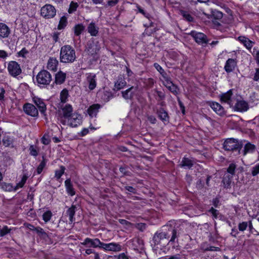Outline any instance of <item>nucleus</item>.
<instances>
[{
  "label": "nucleus",
  "mask_w": 259,
  "mask_h": 259,
  "mask_svg": "<svg viewBox=\"0 0 259 259\" xmlns=\"http://www.w3.org/2000/svg\"><path fill=\"white\" fill-rule=\"evenodd\" d=\"M11 229H9L7 226H5L2 229L1 228L0 237H4L10 233Z\"/></svg>",
  "instance_id": "50"
},
{
  "label": "nucleus",
  "mask_w": 259,
  "mask_h": 259,
  "mask_svg": "<svg viewBox=\"0 0 259 259\" xmlns=\"http://www.w3.org/2000/svg\"><path fill=\"white\" fill-rule=\"evenodd\" d=\"M251 173L253 177L259 174V163L251 168Z\"/></svg>",
  "instance_id": "53"
},
{
  "label": "nucleus",
  "mask_w": 259,
  "mask_h": 259,
  "mask_svg": "<svg viewBox=\"0 0 259 259\" xmlns=\"http://www.w3.org/2000/svg\"><path fill=\"white\" fill-rule=\"evenodd\" d=\"M208 104L212 109L220 116H223L226 114L224 108L219 103L215 102H210Z\"/></svg>",
  "instance_id": "15"
},
{
  "label": "nucleus",
  "mask_w": 259,
  "mask_h": 259,
  "mask_svg": "<svg viewBox=\"0 0 259 259\" xmlns=\"http://www.w3.org/2000/svg\"><path fill=\"white\" fill-rule=\"evenodd\" d=\"M27 179V176L24 175L20 182L17 184L16 186L14 187V191H16L18 188H22Z\"/></svg>",
  "instance_id": "43"
},
{
  "label": "nucleus",
  "mask_w": 259,
  "mask_h": 259,
  "mask_svg": "<svg viewBox=\"0 0 259 259\" xmlns=\"http://www.w3.org/2000/svg\"><path fill=\"white\" fill-rule=\"evenodd\" d=\"M255 146L254 145L251 144L250 143H247L246 144L244 147L243 155H245L247 153H252L255 150Z\"/></svg>",
  "instance_id": "36"
},
{
  "label": "nucleus",
  "mask_w": 259,
  "mask_h": 259,
  "mask_svg": "<svg viewBox=\"0 0 259 259\" xmlns=\"http://www.w3.org/2000/svg\"><path fill=\"white\" fill-rule=\"evenodd\" d=\"M66 77V74L60 71L55 74V83L57 84H61L64 82Z\"/></svg>",
  "instance_id": "25"
},
{
  "label": "nucleus",
  "mask_w": 259,
  "mask_h": 259,
  "mask_svg": "<svg viewBox=\"0 0 259 259\" xmlns=\"http://www.w3.org/2000/svg\"><path fill=\"white\" fill-rule=\"evenodd\" d=\"M33 101L34 103L37 106L40 113L45 114L47 108L46 105L43 100L39 98L35 97L33 98Z\"/></svg>",
  "instance_id": "20"
},
{
  "label": "nucleus",
  "mask_w": 259,
  "mask_h": 259,
  "mask_svg": "<svg viewBox=\"0 0 259 259\" xmlns=\"http://www.w3.org/2000/svg\"><path fill=\"white\" fill-rule=\"evenodd\" d=\"M78 4L77 3L74 2L73 1H72L69 5V8L68 10V12L69 14H72L75 11H76L77 8L78 7Z\"/></svg>",
  "instance_id": "44"
},
{
  "label": "nucleus",
  "mask_w": 259,
  "mask_h": 259,
  "mask_svg": "<svg viewBox=\"0 0 259 259\" xmlns=\"http://www.w3.org/2000/svg\"><path fill=\"white\" fill-rule=\"evenodd\" d=\"M243 144L238 139L228 138L225 140L223 144V149L227 151H238L242 149Z\"/></svg>",
  "instance_id": "2"
},
{
  "label": "nucleus",
  "mask_w": 259,
  "mask_h": 259,
  "mask_svg": "<svg viewBox=\"0 0 259 259\" xmlns=\"http://www.w3.org/2000/svg\"><path fill=\"white\" fill-rule=\"evenodd\" d=\"M85 27L82 24H78L75 25L73 28L74 33L76 36H79L84 31Z\"/></svg>",
  "instance_id": "38"
},
{
  "label": "nucleus",
  "mask_w": 259,
  "mask_h": 259,
  "mask_svg": "<svg viewBox=\"0 0 259 259\" xmlns=\"http://www.w3.org/2000/svg\"><path fill=\"white\" fill-rule=\"evenodd\" d=\"M88 31L91 36H96L99 33V27L93 22L90 23L88 26Z\"/></svg>",
  "instance_id": "27"
},
{
  "label": "nucleus",
  "mask_w": 259,
  "mask_h": 259,
  "mask_svg": "<svg viewBox=\"0 0 259 259\" xmlns=\"http://www.w3.org/2000/svg\"><path fill=\"white\" fill-rule=\"evenodd\" d=\"M158 117L165 124L169 122L170 117L167 112L162 107L157 109L156 111Z\"/></svg>",
  "instance_id": "14"
},
{
  "label": "nucleus",
  "mask_w": 259,
  "mask_h": 259,
  "mask_svg": "<svg viewBox=\"0 0 259 259\" xmlns=\"http://www.w3.org/2000/svg\"><path fill=\"white\" fill-rule=\"evenodd\" d=\"M8 70L10 74L13 77H16L22 72L20 65L14 61H10L9 63Z\"/></svg>",
  "instance_id": "7"
},
{
  "label": "nucleus",
  "mask_w": 259,
  "mask_h": 259,
  "mask_svg": "<svg viewBox=\"0 0 259 259\" xmlns=\"http://www.w3.org/2000/svg\"><path fill=\"white\" fill-rule=\"evenodd\" d=\"M126 85V82L123 75H119L117 81L115 82L114 87L117 90L123 89Z\"/></svg>",
  "instance_id": "23"
},
{
  "label": "nucleus",
  "mask_w": 259,
  "mask_h": 259,
  "mask_svg": "<svg viewBox=\"0 0 259 259\" xmlns=\"http://www.w3.org/2000/svg\"><path fill=\"white\" fill-rule=\"evenodd\" d=\"M233 107L235 111L239 112L246 111L249 108L248 103L244 100H237Z\"/></svg>",
  "instance_id": "17"
},
{
  "label": "nucleus",
  "mask_w": 259,
  "mask_h": 259,
  "mask_svg": "<svg viewBox=\"0 0 259 259\" xmlns=\"http://www.w3.org/2000/svg\"><path fill=\"white\" fill-rule=\"evenodd\" d=\"M65 170V167L64 166H60V169L56 170L55 171V177L57 180H59L62 176L64 174Z\"/></svg>",
  "instance_id": "46"
},
{
  "label": "nucleus",
  "mask_w": 259,
  "mask_h": 259,
  "mask_svg": "<svg viewBox=\"0 0 259 259\" xmlns=\"http://www.w3.org/2000/svg\"><path fill=\"white\" fill-rule=\"evenodd\" d=\"M63 117L66 118H69L72 115L73 109L70 104L66 105L62 109Z\"/></svg>",
  "instance_id": "30"
},
{
  "label": "nucleus",
  "mask_w": 259,
  "mask_h": 259,
  "mask_svg": "<svg viewBox=\"0 0 259 259\" xmlns=\"http://www.w3.org/2000/svg\"><path fill=\"white\" fill-rule=\"evenodd\" d=\"M248 228L250 234L254 233L256 235H259V232L253 228L251 221H249Z\"/></svg>",
  "instance_id": "56"
},
{
  "label": "nucleus",
  "mask_w": 259,
  "mask_h": 259,
  "mask_svg": "<svg viewBox=\"0 0 259 259\" xmlns=\"http://www.w3.org/2000/svg\"><path fill=\"white\" fill-rule=\"evenodd\" d=\"M76 208V205H72V206L70 207H69L66 211V214L69 217V222L70 223H72L75 220L74 216L75 213Z\"/></svg>",
  "instance_id": "33"
},
{
  "label": "nucleus",
  "mask_w": 259,
  "mask_h": 259,
  "mask_svg": "<svg viewBox=\"0 0 259 259\" xmlns=\"http://www.w3.org/2000/svg\"><path fill=\"white\" fill-rule=\"evenodd\" d=\"M249 225V222H242L238 224V229L241 232H243L246 230Z\"/></svg>",
  "instance_id": "47"
},
{
  "label": "nucleus",
  "mask_w": 259,
  "mask_h": 259,
  "mask_svg": "<svg viewBox=\"0 0 259 259\" xmlns=\"http://www.w3.org/2000/svg\"><path fill=\"white\" fill-rule=\"evenodd\" d=\"M252 54L255 57L257 63L259 64V51H256L255 49H253Z\"/></svg>",
  "instance_id": "60"
},
{
  "label": "nucleus",
  "mask_w": 259,
  "mask_h": 259,
  "mask_svg": "<svg viewBox=\"0 0 259 259\" xmlns=\"http://www.w3.org/2000/svg\"><path fill=\"white\" fill-rule=\"evenodd\" d=\"M52 216V212L50 210H48L42 214L43 220L45 222H48L51 220Z\"/></svg>",
  "instance_id": "49"
},
{
  "label": "nucleus",
  "mask_w": 259,
  "mask_h": 259,
  "mask_svg": "<svg viewBox=\"0 0 259 259\" xmlns=\"http://www.w3.org/2000/svg\"><path fill=\"white\" fill-rule=\"evenodd\" d=\"M180 14L186 21L189 22H193L194 21V17L189 12L181 10L180 11Z\"/></svg>",
  "instance_id": "31"
},
{
  "label": "nucleus",
  "mask_w": 259,
  "mask_h": 259,
  "mask_svg": "<svg viewBox=\"0 0 259 259\" xmlns=\"http://www.w3.org/2000/svg\"><path fill=\"white\" fill-rule=\"evenodd\" d=\"M190 34L193 37L195 41L199 45H206L208 42L206 35L203 33L192 31Z\"/></svg>",
  "instance_id": "8"
},
{
  "label": "nucleus",
  "mask_w": 259,
  "mask_h": 259,
  "mask_svg": "<svg viewBox=\"0 0 259 259\" xmlns=\"http://www.w3.org/2000/svg\"><path fill=\"white\" fill-rule=\"evenodd\" d=\"M76 59L75 50L70 45H64L61 48L60 61L64 63H73Z\"/></svg>",
  "instance_id": "1"
},
{
  "label": "nucleus",
  "mask_w": 259,
  "mask_h": 259,
  "mask_svg": "<svg viewBox=\"0 0 259 259\" xmlns=\"http://www.w3.org/2000/svg\"><path fill=\"white\" fill-rule=\"evenodd\" d=\"M70 120V125L72 127H76L80 124V119L78 118L77 114H72L69 117Z\"/></svg>",
  "instance_id": "35"
},
{
  "label": "nucleus",
  "mask_w": 259,
  "mask_h": 259,
  "mask_svg": "<svg viewBox=\"0 0 259 259\" xmlns=\"http://www.w3.org/2000/svg\"><path fill=\"white\" fill-rule=\"evenodd\" d=\"M56 14V9L54 6L50 4H47L43 6L40 10V15L46 19L53 18Z\"/></svg>",
  "instance_id": "6"
},
{
  "label": "nucleus",
  "mask_w": 259,
  "mask_h": 259,
  "mask_svg": "<svg viewBox=\"0 0 259 259\" xmlns=\"http://www.w3.org/2000/svg\"><path fill=\"white\" fill-rule=\"evenodd\" d=\"M67 23V19L65 16H63L60 18L59 23L58 26V29L59 30L64 29Z\"/></svg>",
  "instance_id": "45"
},
{
  "label": "nucleus",
  "mask_w": 259,
  "mask_h": 259,
  "mask_svg": "<svg viewBox=\"0 0 259 259\" xmlns=\"http://www.w3.org/2000/svg\"><path fill=\"white\" fill-rule=\"evenodd\" d=\"M3 144L5 147H14V139L9 135H5L3 138Z\"/></svg>",
  "instance_id": "29"
},
{
  "label": "nucleus",
  "mask_w": 259,
  "mask_h": 259,
  "mask_svg": "<svg viewBox=\"0 0 259 259\" xmlns=\"http://www.w3.org/2000/svg\"><path fill=\"white\" fill-rule=\"evenodd\" d=\"M37 85L40 88H45L53 81L51 73L46 70L40 71L36 76Z\"/></svg>",
  "instance_id": "3"
},
{
  "label": "nucleus",
  "mask_w": 259,
  "mask_h": 259,
  "mask_svg": "<svg viewBox=\"0 0 259 259\" xmlns=\"http://www.w3.org/2000/svg\"><path fill=\"white\" fill-rule=\"evenodd\" d=\"M232 178V176L228 174H225L224 175L222 182L224 183L226 187L228 188L230 186L231 183Z\"/></svg>",
  "instance_id": "42"
},
{
  "label": "nucleus",
  "mask_w": 259,
  "mask_h": 259,
  "mask_svg": "<svg viewBox=\"0 0 259 259\" xmlns=\"http://www.w3.org/2000/svg\"><path fill=\"white\" fill-rule=\"evenodd\" d=\"M100 248H103L108 251H119L121 250V246L114 242L107 244L102 242Z\"/></svg>",
  "instance_id": "13"
},
{
  "label": "nucleus",
  "mask_w": 259,
  "mask_h": 259,
  "mask_svg": "<svg viewBox=\"0 0 259 259\" xmlns=\"http://www.w3.org/2000/svg\"><path fill=\"white\" fill-rule=\"evenodd\" d=\"M101 243L102 242L98 238H86L83 242H81V244L89 247L100 248Z\"/></svg>",
  "instance_id": "11"
},
{
  "label": "nucleus",
  "mask_w": 259,
  "mask_h": 259,
  "mask_svg": "<svg viewBox=\"0 0 259 259\" xmlns=\"http://www.w3.org/2000/svg\"><path fill=\"white\" fill-rule=\"evenodd\" d=\"M23 110L26 114L32 117L38 116L37 109L33 104L30 103L25 104L23 106Z\"/></svg>",
  "instance_id": "12"
},
{
  "label": "nucleus",
  "mask_w": 259,
  "mask_h": 259,
  "mask_svg": "<svg viewBox=\"0 0 259 259\" xmlns=\"http://www.w3.org/2000/svg\"><path fill=\"white\" fill-rule=\"evenodd\" d=\"M168 233L162 231H157L153 237V242L154 245H161L164 246L165 240L169 237Z\"/></svg>",
  "instance_id": "5"
},
{
  "label": "nucleus",
  "mask_w": 259,
  "mask_h": 259,
  "mask_svg": "<svg viewBox=\"0 0 259 259\" xmlns=\"http://www.w3.org/2000/svg\"><path fill=\"white\" fill-rule=\"evenodd\" d=\"M204 250L205 251H217L220 250V248L219 247H218L210 246H209L208 247H207V248H205Z\"/></svg>",
  "instance_id": "64"
},
{
  "label": "nucleus",
  "mask_w": 259,
  "mask_h": 259,
  "mask_svg": "<svg viewBox=\"0 0 259 259\" xmlns=\"http://www.w3.org/2000/svg\"><path fill=\"white\" fill-rule=\"evenodd\" d=\"M208 212L212 214L213 218L215 219H217V218H219V215H221V214L220 213L219 210L214 208L212 207L210 208V209L208 210Z\"/></svg>",
  "instance_id": "52"
},
{
  "label": "nucleus",
  "mask_w": 259,
  "mask_h": 259,
  "mask_svg": "<svg viewBox=\"0 0 259 259\" xmlns=\"http://www.w3.org/2000/svg\"><path fill=\"white\" fill-rule=\"evenodd\" d=\"M41 142L44 145H47L50 143V140L45 135L41 138Z\"/></svg>",
  "instance_id": "62"
},
{
  "label": "nucleus",
  "mask_w": 259,
  "mask_h": 259,
  "mask_svg": "<svg viewBox=\"0 0 259 259\" xmlns=\"http://www.w3.org/2000/svg\"><path fill=\"white\" fill-rule=\"evenodd\" d=\"M155 92L156 93V95L158 98V99L156 98L157 100H158V101H160L164 99L165 97L164 93H163L162 91H158L156 90L155 91Z\"/></svg>",
  "instance_id": "57"
},
{
  "label": "nucleus",
  "mask_w": 259,
  "mask_h": 259,
  "mask_svg": "<svg viewBox=\"0 0 259 259\" xmlns=\"http://www.w3.org/2000/svg\"><path fill=\"white\" fill-rule=\"evenodd\" d=\"M28 53V51L25 48H23L20 52L18 53V56L25 58V55Z\"/></svg>",
  "instance_id": "58"
},
{
  "label": "nucleus",
  "mask_w": 259,
  "mask_h": 259,
  "mask_svg": "<svg viewBox=\"0 0 259 259\" xmlns=\"http://www.w3.org/2000/svg\"><path fill=\"white\" fill-rule=\"evenodd\" d=\"M212 15L214 19L218 20L221 19L223 17V13L217 10L212 11Z\"/></svg>",
  "instance_id": "51"
},
{
  "label": "nucleus",
  "mask_w": 259,
  "mask_h": 259,
  "mask_svg": "<svg viewBox=\"0 0 259 259\" xmlns=\"http://www.w3.org/2000/svg\"><path fill=\"white\" fill-rule=\"evenodd\" d=\"M58 64V61L56 58H50L48 62L47 68L51 70L55 71L57 69Z\"/></svg>",
  "instance_id": "32"
},
{
  "label": "nucleus",
  "mask_w": 259,
  "mask_h": 259,
  "mask_svg": "<svg viewBox=\"0 0 259 259\" xmlns=\"http://www.w3.org/2000/svg\"><path fill=\"white\" fill-rule=\"evenodd\" d=\"M0 186L3 190L6 191L10 192L14 190V189L12 184L5 182L1 183Z\"/></svg>",
  "instance_id": "39"
},
{
  "label": "nucleus",
  "mask_w": 259,
  "mask_h": 259,
  "mask_svg": "<svg viewBox=\"0 0 259 259\" xmlns=\"http://www.w3.org/2000/svg\"><path fill=\"white\" fill-rule=\"evenodd\" d=\"M138 90V87L132 86L127 90L122 91V97L125 100H132L136 95Z\"/></svg>",
  "instance_id": "10"
},
{
  "label": "nucleus",
  "mask_w": 259,
  "mask_h": 259,
  "mask_svg": "<svg viewBox=\"0 0 259 259\" xmlns=\"http://www.w3.org/2000/svg\"><path fill=\"white\" fill-rule=\"evenodd\" d=\"M34 231H36V233H38V234H40V235H46V233L44 231V230L41 228H40L39 227H35L34 228Z\"/></svg>",
  "instance_id": "59"
},
{
  "label": "nucleus",
  "mask_w": 259,
  "mask_h": 259,
  "mask_svg": "<svg viewBox=\"0 0 259 259\" xmlns=\"http://www.w3.org/2000/svg\"><path fill=\"white\" fill-rule=\"evenodd\" d=\"M236 166L234 163H231L227 168V172L231 175L232 176L235 174V169Z\"/></svg>",
  "instance_id": "55"
},
{
  "label": "nucleus",
  "mask_w": 259,
  "mask_h": 259,
  "mask_svg": "<svg viewBox=\"0 0 259 259\" xmlns=\"http://www.w3.org/2000/svg\"><path fill=\"white\" fill-rule=\"evenodd\" d=\"M180 165L181 167L185 168H191L193 165V161L189 158L184 157L181 162Z\"/></svg>",
  "instance_id": "34"
},
{
  "label": "nucleus",
  "mask_w": 259,
  "mask_h": 259,
  "mask_svg": "<svg viewBox=\"0 0 259 259\" xmlns=\"http://www.w3.org/2000/svg\"><path fill=\"white\" fill-rule=\"evenodd\" d=\"M42 160L41 161L40 164L38 165L36 169V172L37 174H40L43 169L45 167L47 163V159L45 158V156H42Z\"/></svg>",
  "instance_id": "40"
},
{
  "label": "nucleus",
  "mask_w": 259,
  "mask_h": 259,
  "mask_svg": "<svg viewBox=\"0 0 259 259\" xmlns=\"http://www.w3.org/2000/svg\"><path fill=\"white\" fill-rule=\"evenodd\" d=\"M164 85L175 95H177L179 93V89L175 85L170 77L165 80Z\"/></svg>",
  "instance_id": "18"
},
{
  "label": "nucleus",
  "mask_w": 259,
  "mask_h": 259,
  "mask_svg": "<svg viewBox=\"0 0 259 259\" xmlns=\"http://www.w3.org/2000/svg\"><path fill=\"white\" fill-rule=\"evenodd\" d=\"M169 231L171 232V237L170 239L168 241V243H175L176 242V239H178V238L180 236V229L178 228L174 227L173 228H171Z\"/></svg>",
  "instance_id": "26"
},
{
  "label": "nucleus",
  "mask_w": 259,
  "mask_h": 259,
  "mask_svg": "<svg viewBox=\"0 0 259 259\" xmlns=\"http://www.w3.org/2000/svg\"><path fill=\"white\" fill-rule=\"evenodd\" d=\"M253 80L255 81L259 80V68H255V72L253 75Z\"/></svg>",
  "instance_id": "63"
},
{
  "label": "nucleus",
  "mask_w": 259,
  "mask_h": 259,
  "mask_svg": "<svg viewBox=\"0 0 259 259\" xmlns=\"http://www.w3.org/2000/svg\"><path fill=\"white\" fill-rule=\"evenodd\" d=\"M68 91L66 89H63L60 93V100L62 103H65L68 97Z\"/></svg>",
  "instance_id": "41"
},
{
  "label": "nucleus",
  "mask_w": 259,
  "mask_h": 259,
  "mask_svg": "<svg viewBox=\"0 0 259 259\" xmlns=\"http://www.w3.org/2000/svg\"><path fill=\"white\" fill-rule=\"evenodd\" d=\"M11 33L9 27L5 23H0V37L7 38Z\"/></svg>",
  "instance_id": "24"
},
{
  "label": "nucleus",
  "mask_w": 259,
  "mask_h": 259,
  "mask_svg": "<svg viewBox=\"0 0 259 259\" xmlns=\"http://www.w3.org/2000/svg\"><path fill=\"white\" fill-rule=\"evenodd\" d=\"M29 154L33 156H36L38 155V151L36 146L34 145H30L29 148Z\"/></svg>",
  "instance_id": "48"
},
{
  "label": "nucleus",
  "mask_w": 259,
  "mask_h": 259,
  "mask_svg": "<svg viewBox=\"0 0 259 259\" xmlns=\"http://www.w3.org/2000/svg\"><path fill=\"white\" fill-rule=\"evenodd\" d=\"M124 189H125V190L128 191L130 192L133 193L134 194L137 193V190L136 189V188H135L132 186H125Z\"/></svg>",
  "instance_id": "61"
},
{
  "label": "nucleus",
  "mask_w": 259,
  "mask_h": 259,
  "mask_svg": "<svg viewBox=\"0 0 259 259\" xmlns=\"http://www.w3.org/2000/svg\"><path fill=\"white\" fill-rule=\"evenodd\" d=\"M86 78L85 83L88 85L90 91L94 90L97 86V76L93 73H88L85 74Z\"/></svg>",
  "instance_id": "9"
},
{
  "label": "nucleus",
  "mask_w": 259,
  "mask_h": 259,
  "mask_svg": "<svg viewBox=\"0 0 259 259\" xmlns=\"http://www.w3.org/2000/svg\"><path fill=\"white\" fill-rule=\"evenodd\" d=\"M155 69L159 72V73L161 75V76L164 78V80L168 78L169 77L166 73V72L164 70V69L162 68V67L157 63H155L153 65Z\"/></svg>",
  "instance_id": "37"
},
{
  "label": "nucleus",
  "mask_w": 259,
  "mask_h": 259,
  "mask_svg": "<svg viewBox=\"0 0 259 259\" xmlns=\"http://www.w3.org/2000/svg\"><path fill=\"white\" fill-rule=\"evenodd\" d=\"M101 108L100 104H94L88 108L87 112L91 118L96 117Z\"/></svg>",
  "instance_id": "19"
},
{
  "label": "nucleus",
  "mask_w": 259,
  "mask_h": 259,
  "mask_svg": "<svg viewBox=\"0 0 259 259\" xmlns=\"http://www.w3.org/2000/svg\"><path fill=\"white\" fill-rule=\"evenodd\" d=\"M237 39L240 41L246 48L249 50H251L254 42L250 40L249 38L245 36H240L237 38Z\"/></svg>",
  "instance_id": "22"
},
{
  "label": "nucleus",
  "mask_w": 259,
  "mask_h": 259,
  "mask_svg": "<svg viewBox=\"0 0 259 259\" xmlns=\"http://www.w3.org/2000/svg\"><path fill=\"white\" fill-rule=\"evenodd\" d=\"M232 96V91L231 90L228 91L227 93L223 94L221 96V101L227 103L230 107L233 106V100L231 99Z\"/></svg>",
  "instance_id": "21"
},
{
  "label": "nucleus",
  "mask_w": 259,
  "mask_h": 259,
  "mask_svg": "<svg viewBox=\"0 0 259 259\" xmlns=\"http://www.w3.org/2000/svg\"><path fill=\"white\" fill-rule=\"evenodd\" d=\"M100 49L101 45L99 41L92 38L87 42L85 51L91 56H95L99 52Z\"/></svg>",
  "instance_id": "4"
},
{
  "label": "nucleus",
  "mask_w": 259,
  "mask_h": 259,
  "mask_svg": "<svg viewBox=\"0 0 259 259\" xmlns=\"http://www.w3.org/2000/svg\"><path fill=\"white\" fill-rule=\"evenodd\" d=\"M237 61L236 59L229 58L226 62L224 69L228 73L233 71L237 66Z\"/></svg>",
  "instance_id": "16"
},
{
  "label": "nucleus",
  "mask_w": 259,
  "mask_h": 259,
  "mask_svg": "<svg viewBox=\"0 0 259 259\" xmlns=\"http://www.w3.org/2000/svg\"><path fill=\"white\" fill-rule=\"evenodd\" d=\"M65 186L66 187L67 193L70 196H72L75 194V191L73 187V184L70 179H67L65 181Z\"/></svg>",
  "instance_id": "28"
},
{
  "label": "nucleus",
  "mask_w": 259,
  "mask_h": 259,
  "mask_svg": "<svg viewBox=\"0 0 259 259\" xmlns=\"http://www.w3.org/2000/svg\"><path fill=\"white\" fill-rule=\"evenodd\" d=\"M127 166H121L119 168V171L123 176H131L132 174L130 171L127 170Z\"/></svg>",
  "instance_id": "54"
}]
</instances>
